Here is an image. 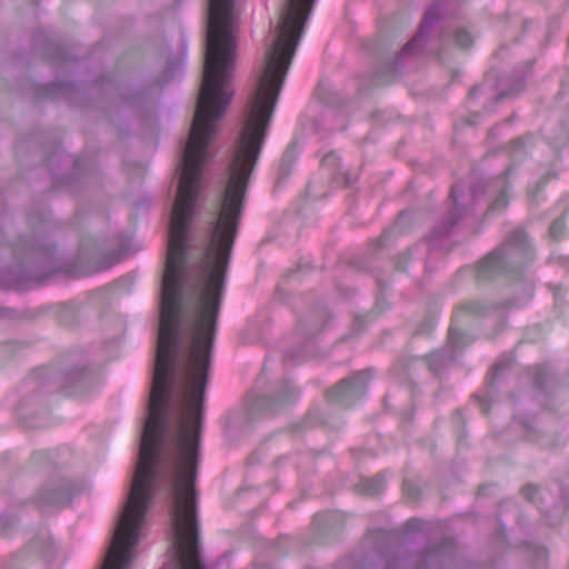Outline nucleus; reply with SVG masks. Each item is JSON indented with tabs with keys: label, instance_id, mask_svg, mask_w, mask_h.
I'll return each instance as SVG.
<instances>
[{
	"label": "nucleus",
	"instance_id": "obj_1",
	"mask_svg": "<svg viewBox=\"0 0 569 569\" xmlns=\"http://www.w3.org/2000/svg\"><path fill=\"white\" fill-rule=\"evenodd\" d=\"M528 240L523 230H516L508 242L490 252L477 264V278L479 280H489L505 270L507 262V248H527Z\"/></svg>",
	"mask_w": 569,
	"mask_h": 569
},
{
	"label": "nucleus",
	"instance_id": "obj_2",
	"mask_svg": "<svg viewBox=\"0 0 569 569\" xmlns=\"http://www.w3.org/2000/svg\"><path fill=\"white\" fill-rule=\"evenodd\" d=\"M370 378L369 370L358 371L328 390L326 397L330 402L349 407L365 395Z\"/></svg>",
	"mask_w": 569,
	"mask_h": 569
},
{
	"label": "nucleus",
	"instance_id": "obj_3",
	"mask_svg": "<svg viewBox=\"0 0 569 569\" xmlns=\"http://www.w3.org/2000/svg\"><path fill=\"white\" fill-rule=\"evenodd\" d=\"M490 188L498 190V196L490 204L489 210L496 211V210L505 209L508 206V194H509V183L507 181V177L502 176V177L496 179L490 184Z\"/></svg>",
	"mask_w": 569,
	"mask_h": 569
},
{
	"label": "nucleus",
	"instance_id": "obj_4",
	"mask_svg": "<svg viewBox=\"0 0 569 569\" xmlns=\"http://www.w3.org/2000/svg\"><path fill=\"white\" fill-rule=\"evenodd\" d=\"M481 307L477 302H467L461 305L453 313V320L457 321L462 315H479Z\"/></svg>",
	"mask_w": 569,
	"mask_h": 569
},
{
	"label": "nucleus",
	"instance_id": "obj_5",
	"mask_svg": "<svg viewBox=\"0 0 569 569\" xmlns=\"http://www.w3.org/2000/svg\"><path fill=\"white\" fill-rule=\"evenodd\" d=\"M467 340V336L462 332H459L456 328L450 327L448 332V345L452 349L460 348L462 343Z\"/></svg>",
	"mask_w": 569,
	"mask_h": 569
},
{
	"label": "nucleus",
	"instance_id": "obj_6",
	"mask_svg": "<svg viewBox=\"0 0 569 569\" xmlns=\"http://www.w3.org/2000/svg\"><path fill=\"white\" fill-rule=\"evenodd\" d=\"M383 479L382 477H376L365 481V492L367 495H376L379 493L383 488Z\"/></svg>",
	"mask_w": 569,
	"mask_h": 569
},
{
	"label": "nucleus",
	"instance_id": "obj_7",
	"mask_svg": "<svg viewBox=\"0 0 569 569\" xmlns=\"http://www.w3.org/2000/svg\"><path fill=\"white\" fill-rule=\"evenodd\" d=\"M565 231H566V220L563 217L556 219L549 228L550 236L556 240H560L562 238V236L565 234Z\"/></svg>",
	"mask_w": 569,
	"mask_h": 569
},
{
	"label": "nucleus",
	"instance_id": "obj_8",
	"mask_svg": "<svg viewBox=\"0 0 569 569\" xmlns=\"http://www.w3.org/2000/svg\"><path fill=\"white\" fill-rule=\"evenodd\" d=\"M455 42L459 48L467 49L472 43V37L466 30H458L455 34Z\"/></svg>",
	"mask_w": 569,
	"mask_h": 569
},
{
	"label": "nucleus",
	"instance_id": "obj_9",
	"mask_svg": "<svg viewBox=\"0 0 569 569\" xmlns=\"http://www.w3.org/2000/svg\"><path fill=\"white\" fill-rule=\"evenodd\" d=\"M537 491V488L533 487V486H527L523 488V493L526 495V497H528L529 499L532 498L533 493Z\"/></svg>",
	"mask_w": 569,
	"mask_h": 569
},
{
	"label": "nucleus",
	"instance_id": "obj_10",
	"mask_svg": "<svg viewBox=\"0 0 569 569\" xmlns=\"http://www.w3.org/2000/svg\"><path fill=\"white\" fill-rule=\"evenodd\" d=\"M418 525H419V520L418 519H410L407 522V526L410 527V528H416V527H418Z\"/></svg>",
	"mask_w": 569,
	"mask_h": 569
},
{
	"label": "nucleus",
	"instance_id": "obj_11",
	"mask_svg": "<svg viewBox=\"0 0 569 569\" xmlns=\"http://www.w3.org/2000/svg\"><path fill=\"white\" fill-rule=\"evenodd\" d=\"M411 486L409 482H405L403 485V492L405 495L409 496V490H410Z\"/></svg>",
	"mask_w": 569,
	"mask_h": 569
}]
</instances>
